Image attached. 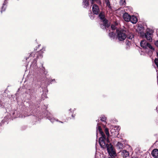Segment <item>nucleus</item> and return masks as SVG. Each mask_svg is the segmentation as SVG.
<instances>
[{
  "label": "nucleus",
  "mask_w": 158,
  "mask_h": 158,
  "mask_svg": "<svg viewBox=\"0 0 158 158\" xmlns=\"http://www.w3.org/2000/svg\"><path fill=\"white\" fill-rule=\"evenodd\" d=\"M97 125V136L98 133V132L101 134V136L99 138V141L100 145L103 148H107L108 152L111 157L108 158H114V156H116V154L113 146L110 143L109 144L107 143L110 142L108 138H107L106 139V136L102 131L101 127L99 126V124L98 123Z\"/></svg>",
  "instance_id": "f257e3e1"
},
{
  "label": "nucleus",
  "mask_w": 158,
  "mask_h": 158,
  "mask_svg": "<svg viewBox=\"0 0 158 158\" xmlns=\"http://www.w3.org/2000/svg\"><path fill=\"white\" fill-rule=\"evenodd\" d=\"M117 38L119 41L124 40L126 39V35L123 31H117Z\"/></svg>",
  "instance_id": "f03ea898"
},
{
  "label": "nucleus",
  "mask_w": 158,
  "mask_h": 158,
  "mask_svg": "<svg viewBox=\"0 0 158 158\" xmlns=\"http://www.w3.org/2000/svg\"><path fill=\"white\" fill-rule=\"evenodd\" d=\"M140 44L141 46L143 48H149L150 49L154 50V48L150 44L148 43L146 40L141 41Z\"/></svg>",
  "instance_id": "7ed1b4c3"
},
{
  "label": "nucleus",
  "mask_w": 158,
  "mask_h": 158,
  "mask_svg": "<svg viewBox=\"0 0 158 158\" xmlns=\"http://www.w3.org/2000/svg\"><path fill=\"white\" fill-rule=\"evenodd\" d=\"M92 11L94 14L98 15L99 14L100 11L97 5L94 4L93 6Z\"/></svg>",
  "instance_id": "20e7f679"
},
{
  "label": "nucleus",
  "mask_w": 158,
  "mask_h": 158,
  "mask_svg": "<svg viewBox=\"0 0 158 158\" xmlns=\"http://www.w3.org/2000/svg\"><path fill=\"white\" fill-rule=\"evenodd\" d=\"M45 48H43L39 52V55H38V54L37 53L34 54V52L32 53L31 54H30V56H29V57H30V56L31 57L32 56H33V55H34L33 56V57H36V58H37V57H40L41 58L42 57V56H41V54H40V52H42L43 51H45Z\"/></svg>",
  "instance_id": "39448f33"
},
{
  "label": "nucleus",
  "mask_w": 158,
  "mask_h": 158,
  "mask_svg": "<svg viewBox=\"0 0 158 158\" xmlns=\"http://www.w3.org/2000/svg\"><path fill=\"white\" fill-rule=\"evenodd\" d=\"M99 17L102 20V21L103 22H104V25L105 26H106V22H107V20H106L105 18V16L104 15V14L103 13H101L99 15Z\"/></svg>",
  "instance_id": "423d86ee"
},
{
  "label": "nucleus",
  "mask_w": 158,
  "mask_h": 158,
  "mask_svg": "<svg viewBox=\"0 0 158 158\" xmlns=\"http://www.w3.org/2000/svg\"><path fill=\"white\" fill-rule=\"evenodd\" d=\"M131 16L128 14L127 13H125L123 15L124 20L126 22H129L130 21V17Z\"/></svg>",
  "instance_id": "0eeeda50"
},
{
  "label": "nucleus",
  "mask_w": 158,
  "mask_h": 158,
  "mask_svg": "<svg viewBox=\"0 0 158 158\" xmlns=\"http://www.w3.org/2000/svg\"><path fill=\"white\" fill-rule=\"evenodd\" d=\"M121 155L124 158H126L129 155V152L125 150L121 151Z\"/></svg>",
  "instance_id": "6e6552de"
},
{
  "label": "nucleus",
  "mask_w": 158,
  "mask_h": 158,
  "mask_svg": "<svg viewBox=\"0 0 158 158\" xmlns=\"http://www.w3.org/2000/svg\"><path fill=\"white\" fill-rule=\"evenodd\" d=\"M145 37L149 41L151 42L152 40V34L148 32H146L145 34Z\"/></svg>",
  "instance_id": "1a4fd4ad"
},
{
  "label": "nucleus",
  "mask_w": 158,
  "mask_h": 158,
  "mask_svg": "<svg viewBox=\"0 0 158 158\" xmlns=\"http://www.w3.org/2000/svg\"><path fill=\"white\" fill-rule=\"evenodd\" d=\"M137 31L140 34L144 33V27L142 25H139L137 27Z\"/></svg>",
  "instance_id": "9d476101"
},
{
  "label": "nucleus",
  "mask_w": 158,
  "mask_h": 158,
  "mask_svg": "<svg viewBox=\"0 0 158 158\" xmlns=\"http://www.w3.org/2000/svg\"><path fill=\"white\" fill-rule=\"evenodd\" d=\"M130 19V21H131L133 24L136 23L138 21L136 17L134 15H132L131 16Z\"/></svg>",
  "instance_id": "9b49d317"
},
{
  "label": "nucleus",
  "mask_w": 158,
  "mask_h": 158,
  "mask_svg": "<svg viewBox=\"0 0 158 158\" xmlns=\"http://www.w3.org/2000/svg\"><path fill=\"white\" fill-rule=\"evenodd\" d=\"M151 154L152 156L155 158L158 157V149H154L152 151Z\"/></svg>",
  "instance_id": "f8f14e48"
},
{
  "label": "nucleus",
  "mask_w": 158,
  "mask_h": 158,
  "mask_svg": "<svg viewBox=\"0 0 158 158\" xmlns=\"http://www.w3.org/2000/svg\"><path fill=\"white\" fill-rule=\"evenodd\" d=\"M156 57L155 58L154 61L157 67L156 72H157V78L158 79V52H156Z\"/></svg>",
  "instance_id": "ddd939ff"
},
{
  "label": "nucleus",
  "mask_w": 158,
  "mask_h": 158,
  "mask_svg": "<svg viewBox=\"0 0 158 158\" xmlns=\"http://www.w3.org/2000/svg\"><path fill=\"white\" fill-rule=\"evenodd\" d=\"M36 60L34 59L30 67L31 68H36Z\"/></svg>",
  "instance_id": "4468645a"
},
{
  "label": "nucleus",
  "mask_w": 158,
  "mask_h": 158,
  "mask_svg": "<svg viewBox=\"0 0 158 158\" xmlns=\"http://www.w3.org/2000/svg\"><path fill=\"white\" fill-rule=\"evenodd\" d=\"M116 146L119 149H123L124 148L123 144L119 142H118Z\"/></svg>",
  "instance_id": "2eb2a0df"
},
{
  "label": "nucleus",
  "mask_w": 158,
  "mask_h": 158,
  "mask_svg": "<svg viewBox=\"0 0 158 158\" xmlns=\"http://www.w3.org/2000/svg\"><path fill=\"white\" fill-rule=\"evenodd\" d=\"M83 2L84 7L85 8H86L89 5V2L87 0H83Z\"/></svg>",
  "instance_id": "dca6fc26"
},
{
  "label": "nucleus",
  "mask_w": 158,
  "mask_h": 158,
  "mask_svg": "<svg viewBox=\"0 0 158 158\" xmlns=\"http://www.w3.org/2000/svg\"><path fill=\"white\" fill-rule=\"evenodd\" d=\"M107 22H108V21H107V22H106V26H105V25H104V22H103V24H101L100 25V27H101L102 28V29H104V28H106V27L107 28L109 26V24H108L107 23Z\"/></svg>",
  "instance_id": "f3484780"
},
{
  "label": "nucleus",
  "mask_w": 158,
  "mask_h": 158,
  "mask_svg": "<svg viewBox=\"0 0 158 158\" xmlns=\"http://www.w3.org/2000/svg\"><path fill=\"white\" fill-rule=\"evenodd\" d=\"M48 119L51 121V122L52 123H54L55 121H58V120L57 119H56L54 117L51 118L50 116L48 117Z\"/></svg>",
  "instance_id": "a211bd4d"
},
{
  "label": "nucleus",
  "mask_w": 158,
  "mask_h": 158,
  "mask_svg": "<svg viewBox=\"0 0 158 158\" xmlns=\"http://www.w3.org/2000/svg\"><path fill=\"white\" fill-rule=\"evenodd\" d=\"M100 120L102 121L105 123V124H106V118L104 115H102L100 117Z\"/></svg>",
  "instance_id": "6ab92c4d"
},
{
  "label": "nucleus",
  "mask_w": 158,
  "mask_h": 158,
  "mask_svg": "<svg viewBox=\"0 0 158 158\" xmlns=\"http://www.w3.org/2000/svg\"><path fill=\"white\" fill-rule=\"evenodd\" d=\"M114 128V130L116 131L117 132H118L120 130V127L119 126H115L114 127H112Z\"/></svg>",
  "instance_id": "aec40b11"
},
{
  "label": "nucleus",
  "mask_w": 158,
  "mask_h": 158,
  "mask_svg": "<svg viewBox=\"0 0 158 158\" xmlns=\"http://www.w3.org/2000/svg\"><path fill=\"white\" fill-rule=\"evenodd\" d=\"M6 0H5V1ZM6 4L5 3V2H4V3L3 4V6L2 7V10L1 11V12L2 13V11H4L6 8V6H5Z\"/></svg>",
  "instance_id": "412c9836"
},
{
  "label": "nucleus",
  "mask_w": 158,
  "mask_h": 158,
  "mask_svg": "<svg viewBox=\"0 0 158 158\" xmlns=\"http://www.w3.org/2000/svg\"><path fill=\"white\" fill-rule=\"evenodd\" d=\"M104 0V1H105V2L106 4V6H108V7H109V8H110L111 6H110V2H109V0Z\"/></svg>",
  "instance_id": "4be33fe9"
},
{
  "label": "nucleus",
  "mask_w": 158,
  "mask_h": 158,
  "mask_svg": "<svg viewBox=\"0 0 158 158\" xmlns=\"http://www.w3.org/2000/svg\"><path fill=\"white\" fill-rule=\"evenodd\" d=\"M109 36L110 38L114 39L115 37V34L113 32H111L109 33Z\"/></svg>",
  "instance_id": "5701e85b"
},
{
  "label": "nucleus",
  "mask_w": 158,
  "mask_h": 158,
  "mask_svg": "<svg viewBox=\"0 0 158 158\" xmlns=\"http://www.w3.org/2000/svg\"><path fill=\"white\" fill-rule=\"evenodd\" d=\"M110 131L111 132V133L112 134V135H115V134H116V133H115L116 132V131H115V130H114V128L113 127H112V128L110 130Z\"/></svg>",
  "instance_id": "b1692460"
},
{
  "label": "nucleus",
  "mask_w": 158,
  "mask_h": 158,
  "mask_svg": "<svg viewBox=\"0 0 158 158\" xmlns=\"http://www.w3.org/2000/svg\"><path fill=\"white\" fill-rule=\"evenodd\" d=\"M105 132L106 134V135H107V138H108V137L109 136V133L108 131V129L107 128H106L105 129Z\"/></svg>",
  "instance_id": "393cba45"
},
{
  "label": "nucleus",
  "mask_w": 158,
  "mask_h": 158,
  "mask_svg": "<svg viewBox=\"0 0 158 158\" xmlns=\"http://www.w3.org/2000/svg\"><path fill=\"white\" fill-rule=\"evenodd\" d=\"M92 15H93V14L91 13H90V14H89V16L91 19H94V17L93 16H92Z\"/></svg>",
  "instance_id": "a878e982"
},
{
  "label": "nucleus",
  "mask_w": 158,
  "mask_h": 158,
  "mask_svg": "<svg viewBox=\"0 0 158 158\" xmlns=\"http://www.w3.org/2000/svg\"><path fill=\"white\" fill-rule=\"evenodd\" d=\"M126 44L128 46H129L131 44L130 42L128 40H127L126 41Z\"/></svg>",
  "instance_id": "bb28decb"
},
{
  "label": "nucleus",
  "mask_w": 158,
  "mask_h": 158,
  "mask_svg": "<svg viewBox=\"0 0 158 158\" xmlns=\"http://www.w3.org/2000/svg\"><path fill=\"white\" fill-rule=\"evenodd\" d=\"M111 28L112 30H114L116 29V27L114 25H111Z\"/></svg>",
  "instance_id": "cd10ccee"
},
{
  "label": "nucleus",
  "mask_w": 158,
  "mask_h": 158,
  "mask_svg": "<svg viewBox=\"0 0 158 158\" xmlns=\"http://www.w3.org/2000/svg\"><path fill=\"white\" fill-rule=\"evenodd\" d=\"M133 37V35H131L128 36L127 38H128L129 39L132 40V38Z\"/></svg>",
  "instance_id": "c85d7f7f"
},
{
  "label": "nucleus",
  "mask_w": 158,
  "mask_h": 158,
  "mask_svg": "<svg viewBox=\"0 0 158 158\" xmlns=\"http://www.w3.org/2000/svg\"><path fill=\"white\" fill-rule=\"evenodd\" d=\"M155 45L158 47V41H156L155 43Z\"/></svg>",
  "instance_id": "c756f323"
},
{
  "label": "nucleus",
  "mask_w": 158,
  "mask_h": 158,
  "mask_svg": "<svg viewBox=\"0 0 158 158\" xmlns=\"http://www.w3.org/2000/svg\"><path fill=\"white\" fill-rule=\"evenodd\" d=\"M156 109L158 111V107H157Z\"/></svg>",
  "instance_id": "7c9ffc66"
},
{
  "label": "nucleus",
  "mask_w": 158,
  "mask_h": 158,
  "mask_svg": "<svg viewBox=\"0 0 158 158\" xmlns=\"http://www.w3.org/2000/svg\"><path fill=\"white\" fill-rule=\"evenodd\" d=\"M60 123H63V122H62L60 121Z\"/></svg>",
  "instance_id": "2f4dec72"
},
{
  "label": "nucleus",
  "mask_w": 158,
  "mask_h": 158,
  "mask_svg": "<svg viewBox=\"0 0 158 158\" xmlns=\"http://www.w3.org/2000/svg\"><path fill=\"white\" fill-rule=\"evenodd\" d=\"M27 58H26V60H27Z\"/></svg>",
  "instance_id": "473e14b6"
}]
</instances>
